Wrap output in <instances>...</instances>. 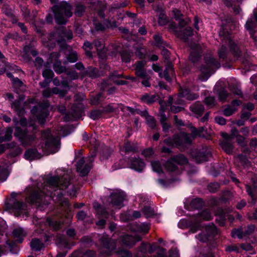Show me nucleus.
Segmentation results:
<instances>
[{"mask_svg":"<svg viewBox=\"0 0 257 257\" xmlns=\"http://www.w3.org/2000/svg\"><path fill=\"white\" fill-rule=\"evenodd\" d=\"M69 185V181L63 177L61 179L57 176L50 177L47 180L41 192L33 193L27 199V201L32 204L41 202L42 201L41 194H46L47 196L52 197L53 195H55V193H53L52 190L56 187H59L61 189H63V188H66Z\"/></svg>","mask_w":257,"mask_h":257,"instance_id":"nucleus-1","label":"nucleus"},{"mask_svg":"<svg viewBox=\"0 0 257 257\" xmlns=\"http://www.w3.org/2000/svg\"><path fill=\"white\" fill-rule=\"evenodd\" d=\"M57 135V137H54L51 134L50 130L43 132L42 138L44 144H43L41 147L46 153L53 154L59 151L60 147V139L58 136L62 135V134L60 132Z\"/></svg>","mask_w":257,"mask_h":257,"instance_id":"nucleus-2","label":"nucleus"},{"mask_svg":"<svg viewBox=\"0 0 257 257\" xmlns=\"http://www.w3.org/2000/svg\"><path fill=\"white\" fill-rule=\"evenodd\" d=\"M197 136H200V131L195 128H193L191 135L185 133H181L179 135H175L173 139L165 140L164 142L169 146L184 148L187 145L190 144L192 139Z\"/></svg>","mask_w":257,"mask_h":257,"instance_id":"nucleus-3","label":"nucleus"},{"mask_svg":"<svg viewBox=\"0 0 257 257\" xmlns=\"http://www.w3.org/2000/svg\"><path fill=\"white\" fill-rule=\"evenodd\" d=\"M212 218V216L211 213L208 210H204L198 216L192 218L190 221L185 219L180 220L178 224V226L181 228L190 227V231L194 233L200 228L201 220H210Z\"/></svg>","mask_w":257,"mask_h":257,"instance_id":"nucleus-4","label":"nucleus"},{"mask_svg":"<svg viewBox=\"0 0 257 257\" xmlns=\"http://www.w3.org/2000/svg\"><path fill=\"white\" fill-rule=\"evenodd\" d=\"M58 24H64L66 22V18L72 15L71 6L66 2H61L59 5L54 6L52 9Z\"/></svg>","mask_w":257,"mask_h":257,"instance_id":"nucleus-5","label":"nucleus"},{"mask_svg":"<svg viewBox=\"0 0 257 257\" xmlns=\"http://www.w3.org/2000/svg\"><path fill=\"white\" fill-rule=\"evenodd\" d=\"M14 122L16 126L14 136L18 138L22 144L28 145L30 144L32 140H34L35 137L31 136L28 134V132L22 130L19 125L23 127L27 125V120L25 118H21L19 121L17 119H14Z\"/></svg>","mask_w":257,"mask_h":257,"instance_id":"nucleus-6","label":"nucleus"},{"mask_svg":"<svg viewBox=\"0 0 257 257\" xmlns=\"http://www.w3.org/2000/svg\"><path fill=\"white\" fill-rule=\"evenodd\" d=\"M205 66L201 68V74L199 76L202 81L207 80L214 72L215 69L220 67V63L211 56L205 58Z\"/></svg>","mask_w":257,"mask_h":257,"instance_id":"nucleus-7","label":"nucleus"},{"mask_svg":"<svg viewBox=\"0 0 257 257\" xmlns=\"http://www.w3.org/2000/svg\"><path fill=\"white\" fill-rule=\"evenodd\" d=\"M49 105L47 102H44L43 105H38L32 109V113L36 117L38 122L43 124L46 118L48 116L47 107Z\"/></svg>","mask_w":257,"mask_h":257,"instance_id":"nucleus-8","label":"nucleus"},{"mask_svg":"<svg viewBox=\"0 0 257 257\" xmlns=\"http://www.w3.org/2000/svg\"><path fill=\"white\" fill-rule=\"evenodd\" d=\"M187 163V160L184 156H176L166 163L165 168L168 172L177 173L178 168L177 165H183Z\"/></svg>","mask_w":257,"mask_h":257,"instance_id":"nucleus-9","label":"nucleus"},{"mask_svg":"<svg viewBox=\"0 0 257 257\" xmlns=\"http://www.w3.org/2000/svg\"><path fill=\"white\" fill-rule=\"evenodd\" d=\"M125 198V195L123 191L116 190L110 194V203L112 207L120 209L123 206V201Z\"/></svg>","mask_w":257,"mask_h":257,"instance_id":"nucleus-10","label":"nucleus"},{"mask_svg":"<svg viewBox=\"0 0 257 257\" xmlns=\"http://www.w3.org/2000/svg\"><path fill=\"white\" fill-rule=\"evenodd\" d=\"M93 160V158L92 157L87 159L86 161L83 158H81L77 162V171L81 176H85L89 173L91 167L90 163Z\"/></svg>","mask_w":257,"mask_h":257,"instance_id":"nucleus-11","label":"nucleus"},{"mask_svg":"<svg viewBox=\"0 0 257 257\" xmlns=\"http://www.w3.org/2000/svg\"><path fill=\"white\" fill-rule=\"evenodd\" d=\"M191 155L197 163H201L207 160L211 155L209 150L206 148H203L201 151L195 150L192 151Z\"/></svg>","mask_w":257,"mask_h":257,"instance_id":"nucleus-12","label":"nucleus"},{"mask_svg":"<svg viewBox=\"0 0 257 257\" xmlns=\"http://www.w3.org/2000/svg\"><path fill=\"white\" fill-rule=\"evenodd\" d=\"M153 69L159 73L161 77H164L168 81H170L174 74L173 67L172 64H169L163 73L161 72V68L158 65L154 64L152 65Z\"/></svg>","mask_w":257,"mask_h":257,"instance_id":"nucleus-13","label":"nucleus"},{"mask_svg":"<svg viewBox=\"0 0 257 257\" xmlns=\"http://www.w3.org/2000/svg\"><path fill=\"white\" fill-rule=\"evenodd\" d=\"M198 95L197 94L191 93L190 90L188 88H185L182 90V92H180L178 95V97L179 99L177 100V103L183 104L184 100L182 99V98H185L187 100H192L196 99Z\"/></svg>","mask_w":257,"mask_h":257,"instance_id":"nucleus-14","label":"nucleus"},{"mask_svg":"<svg viewBox=\"0 0 257 257\" xmlns=\"http://www.w3.org/2000/svg\"><path fill=\"white\" fill-rule=\"evenodd\" d=\"M205 231L207 232V235L200 233L198 236V239L200 241L205 242L207 240L209 236L213 235L217 233V229L213 224L206 226Z\"/></svg>","mask_w":257,"mask_h":257,"instance_id":"nucleus-15","label":"nucleus"},{"mask_svg":"<svg viewBox=\"0 0 257 257\" xmlns=\"http://www.w3.org/2000/svg\"><path fill=\"white\" fill-rule=\"evenodd\" d=\"M27 232L23 228L18 227L15 228L13 231V236L16 241L19 243H21L24 240V238L27 235Z\"/></svg>","mask_w":257,"mask_h":257,"instance_id":"nucleus-16","label":"nucleus"},{"mask_svg":"<svg viewBox=\"0 0 257 257\" xmlns=\"http://www.w3.org/2000/svg\"><path fill=\"white\" fill-rule=\"evenodd\" d=\"M241 103V101L237 100L232 101L231 105H228L224 109L223 114L227 116L231 115L237 110V107L239 106Z\"/></svg>","mask_w":257,"mask_h":257,"instance_id":"nucleus-17","label":"nucleus"},{"mask_svg":"<svg viewBox=\"0 0 257 257\" xmlns=\"http://www.w3.org/2000/svg\"><path fill=\"white\" fill-rule=\"evenodd\" d=\"M145 167V163L140 158L133 159L130 164V167L138 172L143 171Z\"/></svg>","mask_w":257,"mask_h":257,"instance_id":"nucleus-18","label":"nucleus"},{"mask_svg":"<svg viewBox=\"0 0 257 257\" xmlns=\"http://www.w3.org/2000/svg\"><path fill=\"white\" fill-rule=\"evenodd\" d=\"M141 237L139 235L133 236L132 235H126L123 236L122 242L123 244L127 246H132L136 242L139 241Z\"/></svg>","mask_w":257,"mask_h":257,"instance_id":"nucleus-19","label":"nucleus"},{"mask_svg":"<svg viewBox=\"0 0 257 257\" xmlns=\"http://www.w3.org/2000/svg\"><path fill=\"white\" fill-rule=\"evenodd\" d=\"M146 64V61L142 60L136 65V73L137 76L144 78L146 76V72L144 69V66Z\"/></svg>","mask_w":257,"mask_h":257,"instance_id":"nucleus-20","label":"nucleus"},{"mask_svg":"<svg viewBox=\"0 0 257 257\" xmlns=\"http://www.w3.org/2000/svg\"><path fill=\"white\" fill-rule=\"evenodd\" d=\"M13 128L11 126L7 127L2 136L0 137V143L9 141L12 139Z\"/></svg>","mask_w":257,"mask_h":257,"instance_id":"nucleus-21","label":"nucleus"},{"mask_svg":"<svg viewBox=\"0 0 257 257\" xmlns=\"http://www.w3.org/2000/svg\"><path fill=\"white\" fill-rule=\"evenodd\" d=\"M190 108L193 113L198 116H200L204 110L203 106L199 102H196L192 104L190 106Z\"/></svg>","mask_w":257,"mask_h":257,"instance_id":"nucleus-22","label":"nucleus"},{"mask_svg":"<svg viewBox=\"0 0 257 257\" xmlns=\"http://www.w3.org/2000/svg\"><path fill=\"white\" fill-rule=\"evenodd\" d=\"M154 10L157 12L160 13L158 16L159 23L160 25H164L167 22L166 16L164 13L162 6L154 7Z\"/></svg>","mask_w":257,"mask_h":257,"instance_id":"nucleus-23","label":"nucleus"},{"mask_svg":"<svg viewBox=\"0 0 257 257\" xmlns=\"http://www.w3.org/2000/svg\"><path fill=\"white\" fill-rule=\"evenodd\" d=\"M94 46L98 51V55L101 57H104L106 54V49L104 48L102 42L100 40H97L94 43Z\"/></svg>","mask_w":257,"mask_h":257,"instance_id":"nucleus-24","label":"nucleus"},{"mask_svg":"<svg viewBox=\"0 0 257 257\" xmlns=\"http://www.w3.org/2000/svg\"><path fill=\"white\" fill-rule=\"evenodd\" d=\"M25 158L29 161H32L40 158V155L35 149H31L27 151L25 153Z\"/></svg>","mask_w":257,"mask_h":257,"instance_id":"nucleus-25","label":"nucleus"},{"mask_svg":"<svg viewBox=\"0 0 257 257\" xmlns=\"http://www.w3.org/2000/svg\"><path fill=\"white\" fill-rule=\"evenodd\" d=\"M30 245L32 249L35 251H39L44 247L43 242L37 238L33 239Z\"/></svg>","mask_w":257,"mask_h":257,"instance_id":"nucleus-26","label":"nucleus"},{"mask_svg":"<svg viewBox=\"0 0 257 257\" xmlns=\"http://www.w3.org/2000/svg\"><path fill=\"white\" fill-rule=\"evenodd\" d=\"M229 140H230L224 139V140L221 143V147L227 154H230L232 152V145L228 142V141Z\"/></svg>","mask_w":257,"mask_h":257,"instance_id":"nucleus-27","label":"nucleus"},{"mask_svg":"<svg viewBox=\"0 0 257 257\" xmlns=\"http://www.w3.org/2000/svg\"><path fill=\"white\" fill-rule=\"evenodd\" d=\"M115 247V243L113 241H110L108 243H104L103 250H106V255H108L110 254V252L113 250Z\"/></svg>","mask_w":257,"mask_h":257,"instance_id":"nucleus-28","label":"nucleus"},{"mask_svg":"<svg viewBox=\"0 0 257 257\" xmlns=\"http://www.w3.org/2000/svg\"><path fill=\"white\" fill-rule=\"evenodd\" d=\"M14 66H11L4 60L0 62V75L8 70H14Z\"/></svg>","mask_w":257,"mask_h":257,"instance_id":"nucleus-29","label":"nucleus"},{"mask_svg":"<svg viewBox=\"0 0 257 257\" xmlns=\"http://www.w3.org/2000/svg\"><path fill=\"white\" fill-rule=\"evenodd\" d=\"M13 208L14 210H15L16 212L18 213L17 215H19V213L22 211L24 210L26 208V205L25 204H23L19 201H14L13 202Z\"/></svg>","mask_w":257,"mask_h":257,"instance_id":"nucleus-30","label":"nucleus"},{"mask_svg":"<svg viewBox=\"0 0 257 257\" xmlns=\"http://www.w3.org/2000/svg\"><path fill=\"white\" fill-rule=\"evenodd\" d=\"M254 27L255 23L252 19H248L245 24V28L249 32L251 37H252V35L254 32Z\"/></svg>","mask_w":257,"mask_h":257,"instance_id":"nucleus-31","label":"nucleus"},{"mask_svg":"<svg viewBox=\"0 0 257 257\" xmlns=\"http://www.w3.org/2000/svg\"><path fill=\"white\" fill-rule=\"evenodd\" d=\"M238 131L235 128H232L231 130V135H229L226 133H222L221 136L224 139L231 140L233 138L236 137L238 135Z\"/></svg>","mask_w":257,"mask_h":257,"instance_id":"nucleus-32","label":"nucleus"},{"mask_svg":"<svg viewBox=\"0 0 257 257\" xmlns=\"http://www.w3.org/2000/svg\"><path fill=\"white\" fill-rule=\"evenodd\" d=\"M153 171L157 173L158 174H161L162 172V167L161 165L160 162L158 161H155L151 163Z\"/></svg>","mask_w":257,"mask_h":257,"instance_id":"nucleus-33","label":"nucleus"},{"mask_svg":"<svg viewBox=\"0 0 257 257\" xmlns=\"http://www.w3.org/2000/svg\"><path fill=\"white\" fill-rule=\"evenodd\" d=\"M140 249L142 252H149L150 253H151L154 250V248L152 245L146 243H142Z\"/></svg>","mask_w":257,"mask_h":257,"instance_id":"nucleus-34","label":"nucleus"},{"mask_svg":"<svg viewBox=\"0 0 257 257\" xmlns=\"http://www.w3.org/2000/svg\"><path fill=\"white\" fill-rule=\"evenodd\" d=\"M7 75L8 77L12 79V83H13L14 87H20L23 86L22 82L17 78H14L13 77V75L11 73L7 72Z\"/></svg>","mask_w":257,"mask_h":257,"instance_id":"nucleus-35","label":"nucleus"},{"mask_svg":"<svg viewBox=\"0 0 257 257\" xmlns=\"http://www.w3.org/2000/svg\"><path fill=\"white\" fill-rule=\"evenodd\" d=\"M83 48L85 51L86 54L88 57L92 56L91 50L93 48V45L89 42L86 41L84 43Z\"/></svg>","mask_w":257,"mask_h":257,"instance_id":"nucleus-36","label":"nucleus"},{"mask_svg":"<svg viewBox=\"0 0 257 257\" xmlns=\"http://www.w3.org/2000/svg\"><path fill=\"white\" fill-rule=\"evenodd\" d=\"M192 35V30L191 27H186L184 30L183 32V35L178 34V36L180 38L182 39L186 40V36H191Z\"/></svg>","mask_w":257,"mask_h":257,"instance_id":"nucleus-37","label":"nucleus"},{"mask_svg":"<svg viewBox=\"0 0 257 257\" xmlns=\"http://www.w3.org/2000/svg\"><path fill=\"white\" fill-rule=\"evenodd\" d=\"M54 69L58 74H60L65 71V68L61 66V62L58 61H56L54 64Z\"/></svg>","mask_w":257,"mask_h":257,"instance_id":"nucleus-38","label":"nucleus"},{"mask_svg":"<svg viewBox=\"0 0 257 257\" xmlns=\"http://www.w3.org/2000/svg\"><path fill=\"white\" fill-rule=\"evenodd\" d=\"M200 52H196L195 50H193L190 54L189 58L193 63L197 62L200 58Z\"/></svg>","mask_w":257,"mask_h":257,"instance_id":"nucleus-39","label":"nucleus"},{"mask_svg":"<svg viewBox=\"0 0 257 257\" xmlns=\"http://www.w3.org/2000/svg\"><path fill=\"white\" fill-rule=\"evenodd\" d=\"M152 74L153 72L151 71H149L146 73V76L142 78L143 80L142 81V83L144 86L146 87H149L150 86V83L149 80L151 78Z\"/></svg>","mask_w":257,"mask_h":257,"instance_id":"nucleus-40","label":"nucleus"},{"mask_svg":"<svg viewBox=\"0 0 257 257\" xmlns=\"http://www.w3.org/2000/svg\"><path fill=\"white\" fill-rule=\"evenodd\" d=\"M149 229L147 224H142L137 226L136 228L133 229L134 231H138L140 232L147 233Z\"/></svg>","mask_w":257,"mask_h":257,"instance_id":"nucleus-41","label":"nucleus"},{"mask_svg":"<svg viewBox=\"0 0 257 257\" xmlns=\"http://www.w3.org/2000/svg\"><path fill=\"white\" fill-rule=\"evenodd\" d=\"M146 120L147 121V122L148 124L151 127H154L155 126L156 122L155 121L154 118L152 116L149 115L147 113H145V115Z\"/></svg>","mask_w":257,"mask_h":257,"instance_id":"nucleus-42","label":"nucleus"},{"mask_svg":"<svg viewBox=\"0 0 257 257\" xmlns=\"http://www.w3.org/2000/svg\"><path fill=\"white\" fill-rule=\"evenodd\" d=\"M53 75V72L50 69L46 68L43 72V77L45 79H47L49 80H50L52 78Z\"/></svg>","mask_w":257,"mask_h":257,"instance_id":"nucleus-43","label":"nucleus"},{"mask_svg":"<svg viewBox=\"0 0 257 257\" xmlns=\"http://www.w3.org/2000/svg\"><path fill=\"white\" fill-rule=\"evenodd\" d=\"M143 212L144 213L146 217H151L154 214L153 209L149 206H144L142 209Z\"/></svg>","mask_w":257,"mask_h":257,"instance_id":"nucleus-44","label":"nucleus"},{"mask_svg":"<svg viewBox=\"0 0 257 257\" xmlns=\"http://www.w3.org/2000/svg\"><path fill=\"white\" fill-rule=\"evenodd\" d=\"M154 99L155 97L154 96H150L148 94L144 95L141 98L142 101L147 103H151L154 102Z\"/></svg>","mask_w":257,"mask_h":257,"instance_id":"nucleus-45","label":"nucleus"},{"mask_svg":"<svg viewBox=\"0 0 257 257\" xmlns=\"http://www.w3.org/2000/svg\"><path fill=\"white\" fill-rule=\"evenodd\" d=\"M94 208L98 215H105L106 212L98 203H95L94 204Z\"/></svg>","mask_w":257,"mask_h":257,"instance_id":"nucleus-46","label":"nucleus"},{"mask_svg":"<svg viewBox=\"0 0 257 257\" xmlns=\"http://www.w3.org/2000/svg\"><path fill=\"white\" fill-rule=\"evenodd\" d=\"M191 204L192 206H194L195 208H199L202 207L203 201L200 198H196L192 201Z\"/></svg>","mask_w":257,"mask_h":257,"instance_id":"nucleus-47","label":"nucleus"},{"mask_svg":"<svg viewBox=\"0 0 257 257\" xmlns=\"http://www.w3.org/2000/svg\"><path fill=\"white\" fill-rule=\"evenodd\" d=\"M231 235L233 237H238L241 238L243 237V232L241 229H234L231 232Z\"/></svg>","mask_w":257,"mask_h":257,"instance_id":"nucleus-48","label":"nucleus"},{"mask_svg":"<svg viewBox=\"0 0 257 257\" xmlns=\"http://www.w3.org/2000/svg\"><path fill=\"white\" fill-rule=\"evenodd\" d=\"M85 10L84 7L81 5H78L76 6L75 11V15L76 16H81Z\"/></svg>","mask_w":257,"mask_h":257,"instance_id":"nucleus-49","label":"nucleus"},{"mask_svg":"<svg viewBox=\"0 0 257 257\" xmlns=\"http://www.w3.org/2000/svg\"><path fill=\"white\" fill-rule=\"evenodd\" d=\"M226 55V47L222 45L218 50V55L220 58L224 59Z\"/></svg>","mask_w":257,"mask_h":257,"instance_id":"nucleus-50","label":"nucleus"},{"mask_svg":"<svg viewBox=\"0 0 257 257\" xmlns=\"http://www.w3.org/2000/svg\"><path fill=\"white\" fill-rule=\"evenodd\" d=\"M205 103L210 107L215 105V99L213 97L209 96L206 98L205 100Z\"/></svg>","mask_w":257,"mask_h":257,"instance_id":"nucleus-51","label":"nucleus"},{"mask_svg":"<svg viewBox=\"0 0 257 257\" xmlns=\"http://www.w3.org/2000/svg\"><path fill=\"white\" fill-rule=\"evenodd\" d=\"M46 222L49 225L53 226L55 230H57L59 228L60 225L59 223L54 222L50 218H48Z\"/></svg>","mask_w":257,"mask_h":257,"instance_id":"nucleus-52","label":"nucleus"},{"mask_svg":"<svg viewBox=\"0 0 257 257\" xmlns=\"http://www.w3.org/2000/svg\"><path fill=\"white\" fill-rule=\"evenodd\" d=\"M122 60L125 62H128L131 59V54L130 53L126 52H123L121 54Z\"/></svg>","mask_w":257,"mask_h":257,"instance_id":"nucleus-53","label":"nucleus"},{"mask_svg":"<svg viewBox=\"0 0 257 257\" xmlns=\"http://www.w3.org/2000/svg\"><path fill=\"white\" fill-rule=\"evenodd\" d=\"M246 189L248 194L252 198V203L254 204L255 203V198L252 193V188L248 185H246Z\"/></svg>","mask_w":257,"mask_h":257,"instance_id":"nucleus-54","label":"nucleus"},{"mask_svg":"<svg viewBox=\"0 0 257 257\" xmlns=\"http://www.w3.org/2000/svg\"><path fill=\"white\" fill-rule=\"evenodd\" d=\"M68 60L69 62L73 63L77 60V55L75 52H72L68 57Z\"/></svg>","mask_w":257,"mask_h":257,"instance_id":"nucleus-55","label":"nucleus"},{"mask_svg":"<svg viewBox=\"0 0 257 257\" xmlns=\"http://www.w3.org/2000/svg\"><path fill=\"white\" fill-rule=\"evenodd\" d=\"M100 115V112L96 110L92 111L89 114L90 117L94 120L98 118Z\"/></svg>","mask_w":257,"mask_h":257,"instance_id":"nucleus-56","label":"nucleus"},{"mask_svg":"<svg viewBox=\"0 0 257 257\" xmlns=\"http://www.w3.org/2000/svg\"><path fill=\"white\" fill-rule=\"evenodd\" d=\"M142 154L146 157H150L154 154V152L152 148H149L144 150Z\"/></svg>","mask_w":257,"mask_h":257,"instance_id":"nucleus-57","label":"nucleus"},{"mask_svg":"<svg viewBox=\"0 0 257 257\" xmlns=\"http://www.w3.org/2000/svg\"><path fill=\"white\" fill-rule=\"evenodd\" d=\"M23 99H22L18 101H15L14 103H13L12 104V108H13L16 111H18L20 109L21 101H22Z\"/></svg>","mask_w":257,"mask_h":257,"instance_id":"nucleus-58","label":"nucleus"},{"mask_svg":"<svg viewBox=\"0 0 257 257\" xmlns=\"http://www.w3.org/2000/svg\"><path fill=\"white\" fill-rule=\"evenodd\" d=\"M215 122L221 125H224L226 123V120L221 116L216 117L215 118Z\"/></svg>","mask_w":257,"mask_h":257,"instance_id":"nucleus-59","label":"nucleus"},{"mask_svg":"<svg viewBox=\"0 0 257 257\" xmlns=\"http://www.w3.org/2000/svg\"><path fill=\"white\" fill-rule=\"evenodd\" d=\"M228 94L227 92L225 91H222L220 92L219 94V99L221 101H224L225 99V98L228 96Z\"/></svg>","mask_w":257,"mask_h":257,"instance_id":"nucleus-60","label":"nucleus"},{"mask_svg":"<svg viewBox=\"0 0 257 257\" xmlns=\"http://www.w3.org/2000/svg\"><path fill=\"white\" fill-rule=\"evenodd\" d=\"M0 223L1 226V228L0 229V234L3 235L4 230L6 229L7 225L6 222L1 218H0Z\"/></svg>","mask_w":257,"mask_h":257,"instance_id":"nucleus-61","label":"nucleus"},{"mask_svg":"<svg viewBox=\"0 0 257 257\" xmlns=\"http://www.w3.org/2000/svg\"><path fill=\"white\" fill-rule=\"evenodd\" d=\"M167 120V117L164 113H162L160 116V121L162 124L163 128H165L166 121Z\"/></svg>","mask_w":257,"mask_h":257,"instance_id":"nucleus-62","label":"nucleus"},{"mask_svg":"<svg viewBox=\"0 0 257 257\" xmlns=\"http://www.w3.org/2000/svg\"><path fill=\"white\" fill-rule=\"evenodd\" d=\"M146 51L143 49L140 48L139 49H138L136 51V54L140 57V58H143L145 55Z\"/></svg>","mask_w":257,"mask_h":257,"instance_id":"nucleus-63","label":"nucleus"},{"mask_svg":"<svg viewBox=\"0 0 257 257\" xmlns=\"http://www.w3.org/2000/svg\"><path fill=\"white\" fill-rule=\"evenodd\" d=\"M170 255L171 257H178L179 252L177 249H172L170 251Z\"/></svg>","mask_w":257,"mask_h":257,"instance_id":"nucleus-64","label":"nucleus"}]
</instances>
